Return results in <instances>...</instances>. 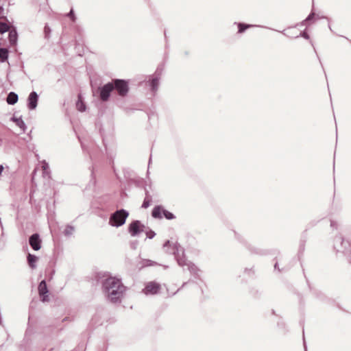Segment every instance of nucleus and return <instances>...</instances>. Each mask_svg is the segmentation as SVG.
Returning <instances> with one entry per match:
<instances>
[{
	"instance_id": "obj_1",
	"label": "nucleus",
	"mask_w": 351,
	"mask_h": 351,
	"mask_svg": "<svg viewBox=\"0 0 351 351\" xmlns=\"http://www.w3.org/2000/svg\"><path fill=\"white\" fill-rule=\"evenodd\" d=\"M104 288L108 294V297L112 302L120 299L125 290V287L121 282L120 280L110 277L104 282Z\"/></svg>"
},
{
	"instance_id": "obj_2",
	"label": "nucleus",
	"mask_w": 351,
	"mask_h": 351,
	"mask_svg": "<svg viewBox=\"0 0 351 351\" xmlns=\"http://www.w3.org/2000/svg\"><path fill=\"white\" fill-rule=\"evenodd\" d=\"M128 213L125 210H119L113 213L110 217L109 223L113 226H121L125 222Z\"/></svg>"
},
{
	"instance_id": "obj_3",
	"label": "nucleus",
	"mask_w": 351,
	"mask_h": 351,
	"mask_svg": "<svg viewBox=\"0 0 351 351\" xmlns=\"http://www.w3.org/2000/svg\"><path fill=\"white\" fill-rule=\"evenodd\" d=\"M112 84L114 85V89L117 91L120 96L124 97L128 93L129 86L127 81L123 80H114Z\"/></svg>"
},
{
	"instance_id": "obj_4",
	"label": "nucleus",
	"mask_w": 351,
	"mask_h": 351,
	"mask_svg": "<svg viewBox=\"0 0 351 351\" xmlns=\"http://www.w3.org/2000/svg\"><path fill=\"white\" fill-rule=\"evenodd\" d=\"M160 290V285L156 282L151 281L146 284L143 293L145 295H154L159 292Z\"/></svg>"
},
{
	"instance_id": "obj_5",
	"label": "nucleus",
	"mask_w": 351,
	"mask_h": 351,
	"mask_svg": "<svg viewBox=\"0 0 351 351\" xmlns=\"http://www.w3.org/2000/svg\"><path fill=\"white\" fill-rule=\"evenodd\" d=\"M114 90V85L112 82L105 84L100 88V98L102 101H107L110 93Z\"/></svg>"
},
{
	"instance_id": "obj_6",
	"label": "nucleus",
	"mask_w": 351,
	"mask_h": 351,
	"mask_svg": "<svg viewBox=\"0 0 351 351\" xmlns=\"http://www.w3.org/2000/svg\"><path fill=\"white\" fill-rule=\"evenodd\" d=\"M143 226L139 221H135L129 226V232L132 236H136L143 231Z\"/></svg>"
},
{
	"instance_id": "obj_7",
	"label": "nucleus",
	"mask_w": 351,
	"mask_h": 351,
	"mask_svg": "<svg viewBox=\"0 0 351 351\" xmlns=\"http://www.w3.org/2000/svg\"><path fill=\"white\" fill-rule=\"evenodd\" d=\"M38 293L40 297V299L43 302H47L49 300L48 299V289L47 287V284L45 280H42L38 287Z\"/></svg>"
},
{
	"instance_id": "obj_8",
	"label": "nucleus",
	"mask_w": 351,
	"mask_h": 351,
	"mask_svg": "<svg viewBox=\"0 0 351 351\" xmlns=\"http://www.w3.org/2000/svg\"><path fill=\"white\" fill-rule=\"evenodd\" d=\"M41 240L38 234H32L29 238V245L34 250H38L41 247Z\"/></svg>"
},
{
	"instance_id": "obj_9",
	"label": "nucleus",
	"mask_w": 351,
	"mask_h": 351,
	"mask_svg": "<svg viewBox=\"0 0 351 351\" xmlns=\"http://www.w3.org/2000/svg\"><path fill=\"white\" fill-rule=\"evenodd\" d=\"M38 95L36 92H32L29 94L28 98V106L29 109L33 110L37 106Z\"/></svg>"
},
{
	"instance_id": "obj_10",
	"label": "nucleus",
	"mask_w": 351,
	"mask_h": 351,
	"mask_svg": "<svg viewBox=\"0 0 351 351\" xmlns=\"http://www.w3.org/2000/svg\"><path fill=\"white\" fill-rule=\"evenodd\" d=\"M18 101V95L13 93V92H11L8 94V97H7V102L9 104H11V105H13L14 104H16Z\"/></svg>"
},
{
	"instance_id": "obj_11",
	"label": "nucleus",
	"mask_w": 351,
	"mask_h": 351,
	"mask_svg": "<svg viewBox=\"0 0 351 351\" xmlns=\"http://www.w3.org/2000/svg\"><path fill=\"white\" fill-rule=\"evenodd\" d=\"M162 210H164V209L160 206L155 207L152 210V216L154 218L161 219L162 217Z\"/></svg>"
},
{
	"instance_id": "obj_12",
	"label": "nucleus",
	"mask_w": 351,
	"mask_h": 351,
	"mask_svg": "<svg viewBox=\"0 0 351 351\" xmlns=\"http://www.w3.org/2000/svg\"><path fill=\"white\" fill-rule=\"evenodd\" d=\"M76 108L80 112H83L86 110V106L83 102L82 96L80 95H78V99L76 103Z\"/></svg>"
},
{
	"instance_id": "obj_13",
	"label": "nucleus",
	"mask_w": 351,
	"mask_h": 351,
	"mask_svg": "<svg viewBox=\"0 0 351 351\" xmlns=\"http://www.w3.org/2000/svg\"><path fill=\"white\" fill-rule=\"evenodd\" d=\"M8 56V51L7 49L0 48V60L4 62L7 60Z\"/></svg>"
},
{
	"instance_id": "obj_14",
	"label": "nucleus",
	"mask_w": 351,
	"mask_h": 351,
	"mask_svg": "<svg viewBox=\"0 0 351 351\" xmlns=\"http://www.w3.org/2000/svg\"><path fill=\"white\" fill-rule=\"evenodd\" d=\"M10 27V26L8 23H3V22H0V33L1 34H3L4 32L9 31Z\"/></svg>"
},
{
	"instance_id": "obj_15",
	"label": "nucleus",
	"mask_w": 351,
	"mask_h": 351,
	"mask_svg": "<svg viewBox=\"0 0 351 351\" xmlns=\"http://www.w3.org/2000/svg\"><path fill=\"white\" fill-rule=\"evenodd\" d=\"M27 260H28V263H29V266L31 267L34 268V263L37 261V257L29 254L28 255Z\"/></svg>"
},
{
	"instance_id": "obj_16",
	"label": "nucleus",
	"mask_w": 351,
	"mask_h": 351,
	"mask_svg": "<svg viewBox=\"0 0 351 351\" xmlns=\"http://www.w3.org/2000/svg\"><path fill=\"white\" fill-rule=\"evenodd\" d=\"M250 27H252V25H246V24H244V23H239V25H238V27H239L238 33L241 34L245 29L250 28Z\"/></svg>"
},
{
	"instance_id": "obj_17",
	"label": "nucleus",
	"mask_w": 351,
	"mask_h": 351,
	"mask_svg": "<svg viewBox=\"0 0 351 351\" xmlns=\"http://www.w3.org/2000/svg\"><path fill=\"white\" fill-rule=\"evenodd\" d=\"M9 39L11 43L14 44L16 41V32L14 31H10Z\"/></svg>"
},
{
	"instance_id": "obj_18",
	"label": "nucleus",
	"mask_w": 351,
	"mask_h": 351,
	"mask_svg": "<svg viewBox=\"0 0 351 351\" xmlns=\"http://www.w3.org/2000/svg\"><path fill=\"white\" fill-rule=\"evenodd\" d=\"M13 121L20 127L23 130H25V123L21 119H13Z\"/></svg>"
},
{
	"instance_id": "obj_19",
	"label": "nucleus",
	"mask_w": 351,
	"mask_h": 351,
	"mask_svg": "<svg viewBox=\"0 0 351 351\" xmlns=\"http://www.w3.org/2000/svg\"><path fill=\"white\" fill-rule=\"evenodd\" d=\"M162 214L167 219H173L175 217L173 213L166 210H162Z\"/></svg>"
},
{
	"instance_id": "obj_20",
	"label": "nucleus",
	"mask_w": 351,
	"mask_h": 351,
	"mask_svg": "<svg viewBox=\"0 0 351 351\" xmlns=\"http://www.w3.org/2000/svg\"><path fill=\"white\" fill-rule=\"evenodd\" d=\"M151 84H152V87L153 90L156 89V88H157V86L158 85V79L157 78H154L152 80Z\"/></svg>"
},
{
	"instance_id": "obj_21",
	"label": "nucleus",
	"mask_w": 351,
	"mask_h": 351,
	"mask_svg": "<svg viewBox=\"0 0 351 351\" xmlns=\"http://www.w3.org/2000/svg\"><path fill=\"white\" fill-rule=\"evenodd\" d=\"M151 200L149 198H145L143 201L142 207L147 208L149 206Z\"/></svg>"
},
{
	"instance_id": "obj_22",
	"label": "nucleus",
	"mask_w": 351,
	"mask_h": 351,
	"mask_svg": "<svg viewBox=\"0 0 351 351\" xmlns=\"http://www.w3.org/2000/svg\"><path fill=\"white\" fill-rule=\"evenodd\" d=\"M42 169L43 170V173L44 174H48L49 173V172H48L49 166H48L47 163L43 162V164L42 165Z\"/></svg>"
},
{
	"instance_id": "obj_23",
	"label": "nucleus",
	"mask_w": 351,
	"mask_h": 351,
	"mask_svg": "<svg viewBox=\"0 0 351 351\" xmlns=\"http://www.w3.org/2000/svg\"><path fill=\"white\" fill-rule=\"evenodd\" d=\"M68 16L71 18L72 21L74 22L75 21V15H74V12H73V10H71L69 13L68 14Z\"/></svg>"
},
{
	"instance_id": "obj_24",
	"label": "nucleus",
	"mask_w": 351,
	"mask_h": 351,
	"mask_svg": "<svg viewBox=\"0 0 351 351\" xmlns=\"http://www.w3.org/2000/svg\"><path fill=\"white\" fill-rule=\"evenodd\" d=\"M49 32V28L48 27H45V32L47 34Z\"/></svg>"
},
{
	"instance_id": "obj_25",
	"label": "nucleus",
	"mask_w": 351,
	"mask_h": 351,
	"mask_svg": "<svg viewBox=\"0 0 351 351\" xmlns=\"http://www.w3.org/2000/svg\"><path fill=\"white\" fill-rule=\"evenodd\" d=\"M313 16V14L309 15V16L307 18V20L308 21L311 20Z\"/></svg>"
},
{
	"instance_id": "obj_26",
	"label": "nucleus",
	"mask_w": 351,
	"mask_h": 351,
	"mask_svg": "<svg viewBox=\"0 0 351 351\" xmlns=\"http://www.w3.org/2000/svg\"><path fill=\"white\" fill-rule=\"evenodd\" d=\"M3 12V8L1 7H0V15L2 14Z\"/></svg>"
}]
</instances>
